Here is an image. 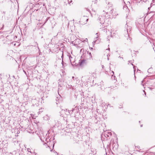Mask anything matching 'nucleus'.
I'll return each instance as SVG.
<instances>
[{
  "instance_id": "nucleus-1",
  "label": "nucleus",
  "mask_w": 155,
  "mask_h": 155,
  "mask_svg": "<svg viewBox=\"0 0 155 155\" xmlns=\"http://www.w3.org/2000/svg\"><path fill=\"white\" fill-rule=\"evenodd\" d=\"M102 14L103 15L102 17L101 16L102 18L99 17L98 19V21L100 23L103 24L104 22V19L105 18L109 17L108 15V12L107 10H103L102 12Z\"/></svg>"
},
{
  "instance_id": "nucleus-2",
  "label": "nucleus",
  "mask_w": 155,
  "mask_h": 155,
  "mask_svg": "<svg viewBox=\"0 0 155 155\" xmlns=\"http://www.w3.org/2000/svg\"><path fill=\"white\" fill-rule=\"evenodd\" d=\"M88 19L86 17L84 16L82 17L80 21V22L82 25L86 23Z\"/></svg>"
},
{
  "instance_id": "nucleus-3",
  "label": "nucleus",
  "mask_w": 155,
  "mask_h": 155,
  "mask_svg": "<svg viewBox=\"0 0 155 155\" xmlns=\"http://www.w3.org/2000/svg\"><path fill=\"white\" fill-rule=\"evenodd\" d=\"M104 135L106 137H109L111 135V132L107 131H105L104 132Z\"/></svg>"
},
{
  "instance_id": "nucleus-4",
  "label": "nucleus",
  "mask_w": 155,
  "mask_h": 155,
  "mask_svg": "<svg viewBox=\"0 0 155 155\" xmlns=\"http://www.w3.org/2000/svg\"><path fill=\"white\" fill-rule=\"evenodd\" d=\"M125 28L126 29L127 32V34H129V31L130 32L131 30V28L130 26H128L127 24L125 26Z\"/></svg>"
},
{
  "instance_id": "nucleus-5",
  "label": "nucleus",
  "mask_w": 155,
  "mask_h": 155,
  "mask_svg": "<svg viewBox=\"0 0 155 155\" xmlns=\"http://www.w3.org/2000/svg\"><path fill=\"white\" fill-rule=\"evenodd\" d=\"M72 38H73V39L72 40L71 39V41H73L74 40V39L75 40L76 39V36L75 35H72L71 36V39ZM72 41L73 42V41Z\"/></svg>"
},
{
  "instance_id": "nucleus-6",
  "label": "nucleus",
  "mask_w": 155,
  "mask_h": 155,
  "mask_svg": "<svg viewBox=\"0 0 155 155\" xmlns=\"http://www.w3.org/2000/svg\"><path fill=\"white\" fill-rule=\"evenodd\" d=\"M85 62V61L84 60H81L79 62V63L81 65L82 64Z\"/></svg>"
},
{
  "instance_id": "nucleus-7",
  "label": "nucleus",
  "mask_w": 155,
  "mask_h": 155,
  "mask_svg": "<svg viewBox=\"0 0 155 155\" xmlns=\"http://www.w3.org/2000/svg\"><path fill=\"white\" fill-rule=\"evenodd\" d=\"M69 59H70V61L71 62V61H72V58L71 57V56H70L69 57Z\"/></svg>"
},
{
  "instance_id": "nucleus-8",
  "label": "nucleus",
  "mask_w": 155,
  "mask_h": 155,
  "mask_svg": "<svg viewBox=\"0 0 155 155\" xmlns=\"http://www.w3.org/2000/svg\"><path fill=\"white\" fill-rule=\"evenodd\" d=\"M63 53H62V56H61V58H63ZM62 66L63 67H64V63H63V61H62Z\"/></svg>"
},
{
  "instance_id": "nucleus-9",
  "label": "nucleus",
  "mask_w": 155,
  "mask_h": 155,
  "mask_svg": "<svg viewBox=\"0 0 155 155\" xmlns=\"http://www.w3.org/2000/svg\"><path fill=\"white\" fill-rule=\"evenodd\" d=\"M131 64L133 66V68H134V72H135V71L136 69V67L134 66L133 64L132 63H131Z\"/></svg>"
},
{
  "instance_id": "nucleus-10",
  "label": "nucleus",
  "mask_w": 155,
  "mask_h": 155,
  "mask_svg": "<svg viewBox=\"0 0 155 155\" xmlns=\"http://www.w3.org/2000/svg\"><path fill=\"white\" fill-rule=\"evenodd\" d=\"M108 31H109V33H110V34H111L112 33V29H111L110 30H108Z\"/></svg>"
},
{
  "instance_id": "nucleus-11",
  "label": "nucleus",
  "mask_w": 155,
  "mask_h": 155,
  "mask_svg": "<svg viewBox=\"0 0 155 155\" xmlns=\"http://www.w3.org/2000/svg\"><path fill=\"white\" fill-rule=\"evenodd\" d=\"M96 35H96V38H98V33H97L96 34Z\"/></svg>"
},
{
  "instance_id": "nucleus-12",
  "label": "nucleus",
  "mask_w": 155,
  "mask_h": 155,
  "mask_svg": "<svg viewBox=\"0 0 155 155\" xmlns=\"http://www.w3.org/2000/svg\"><path fill=\"white\" fill-rule=\"evenodd\" d=\"M42 109L41 108V109H40L39 110V112L38 113H39V114H40V112H42V111L41 110H42Z\"/></svg>"
},
{
  "instance_id": "nucleus-13",
  "label": "nucleus",
  "mask_w": 155,
  "mask_h": 155,
  "mask_svg": "<svg viewBox=\"0 0 155 155\" xmlns=\"http://www.w3.org/2000/svg\"><path fill=\"white\" fill-rule=\"evenodd\" d=\"M40 138L41 141H42V142H43L44 141V140H43L42 138V137H41Z\"/></svg>"
},
{
  "instance_id": "nucleus-14",
  "label": "nucleus",
  "mask_w": 155,
  "mask_h": 155,
  "mask_svg": "<svg viewBox=\"0 0 155 155\" xmlns=\"http://www.w3.org/2000/svg\"><path fill=\"white\" fill-rule=\"evenodd\" d=\"M5 142H6V141H2V143L3 144H4L5 143H5Z\"/></svg>"
},
{
  "instance_id": "nucleus-15",
  "label": "nucleus",
  "mask_w": 155,
  "mask_h": 155,
  "mask_svg": "<svg viewBox=\"0 0 155 155\" xmlns=\"http://www.w3.org/2000/svg\"><path fill=\"white\" fill-rule=\"evenodd\" d=\"M89 54H90V58H91L92 57V56L91 55V53H89Z\"/></svg>"
},
{
  "instance_id": "nucleus-16",
  "label": "nucleus",
  "mask_w": 155,
  "mask_h": 155,
  "mask_svg": "<svg viewBox=\"0 0 155 155\" xmlns=\"http://www.w3.org/2000/svg\"><path fill=\"white\" fill-rule=\"evenodd\" d=\"M72 2V1L71 0V1L70 2H68V3H69V4H70V5H71V2Z\"/></svg>"
},
{
  "instance_id": "nucleus-17",
  "label": "nucleus",
  "mask_w": 155,
  "mask_h": 155,
  "mask_svg": "<svg viewBox=\"0 0 155 155\" xmlns=\"http://www.w3.org/2000/svg\"><path fill=\"white\" fill-rule=\"evenodd\" d=\"M130 64V61H129L128 64Z\"/></svg>"
},
{
  "instance_id": "nucleus-18",
  "label": "nucleus",
  "mask_w": 155,
  "mask_h": 155,
  "mask_svg": "<svg viewBox=\"0 0 155 155\" xmlns=\"http://www.w3.org/2000/svg\"><path fill=\"white\" fill-rule=\"evenodd\" d=\"M143 81H141V84L143 85V86H144V85H143V84H143Z\"/></svg>"
},
{
  "instance_id": "nucleus-19",
  "label": "nucleus",
  "mask_w": 155,
  "mask_h": 155,
  "mask_svg": "<svg viewBox=\"0 0 155 155\" xmlns=\"http://www.w3.org/2000/svg\"><path fill=\"white\" fill-rule=\"evenodd\" d=\"M30 149H28V152H30Z\"/></svg>"
},
{
  "instance_id": "nucleus-20",
  "label": "nucleus",
  "mask_w": 155,
  "mask_h": 155,
  "mask_svg": "<svg viewBox=\"0 0 155 155\" xmlns=\"http://www.w3.org/2000/svg\"><path fill=\"white\" fill-rule=\"evenodd\" d=\"M153 5V4L152 3H151L150 5L151 6H151H152Z\"/></svg>"
},
{
  "instance_id": "nucleus-21",
  "label": "nucleus",
  "mask_w": 155,
  "mask_h": 155,
  "mask_svg": "<svg viewBox=\"0 0 155 155\" xmlns=\"http://www.w3.org/2000/svg\"><path fill=\"white\" fill-rule=\"evenodd\" d=\"M143 92H144L145 93V94L146 95V93L145 92V91H143Z\"/></svg>"
},
{
  "instance_id": "nucleus-22",
  "label": "nucleus",
  "mask_w": 155,
  "mask_h": 155,
  "mask_svg": "<svg viewBox=\"0 0 155 155\" xmlns=\"http://www.w3.org/2000/svg\"><path fill=\"white\" fill-rule=\"evenodd\" d=\"M35 44L36 45H38V44L37 43V42H35Z\"/></svg>"
},
{
  "instance_id": "nucleus-23",
  "label": "nucleus",
  "mask_w": 155,
  "mask_h": 155,
  "mask_svg": "<svg viewBox=\"0 0 155 155\" xmlns=\"http://www.w3.org/2000/svg\"><path fill=\"white\" fill-rule=\"evenodd\" d=\"M72 79L75 78H74V77H72Z\"/></svg>"
},
{
  "instance_id": "nucleus-24",
  "label": "nucleus",
  "mask_w": 155,
  "mask_h": 155,
  "mask_svg": "<svg viewBox=\"0 0 155 155\" xmlns=\"http://www.w3.org/2000/svg\"><path fill=\"white\" fill-rule=\"evenodd\" d=\"M149 89H150V90H151L152 89L151 88L149 87Z\"/></svg>"
},
{
  "instance_id": "nucleus-25",
  "label": "nucleus",
  "mask_w": 155,
  "mask_h": 155,
  "mask_svg": "<svg viewBox=\"0 0 155 155\" xmlns=\"http://www.w3.org/2000/svg\"><path fill=\"white\" fill-rule=\"evenodd\" d=\"M73 79L74 80L76 79V78H73Z\"/></svg>"
},
{
  "instance_id": "nucleus-26",
  "label": "nucleus",
  "mask_w": 155,
  "mask_h": 155,
  "mask_svg": "<svg viewBox=\"0 0 155 155\" xmlns=\"http://www.w3.org/2000/svg\"><path fill=\"white\" fill-rule=\"evenodd\" d=\"M150 7L148 8V10H150Z\"/></svg>"
},
{
  "instance_id": "nucleus-27",
  "label": "nucleus",
  "mask_w": 155,
  "mask_h": 155,
  "mask_svg": "<svg viewBox=\"0 0 155 155\" xmlns=\"http://www.w3.org/2000/svg\"><path fill=\"white\" fill-rule=\"evenodd\" d=\"M45 140H46H46H47V139H45Z\"/></svg>"
},
{
  "instance_id": "nucleus-28",
  "label": "nucleus",
  "mask_w": 155,
  "mask_h": 155,
  "mask_svg": "<svg viewBox=\"0 0 155 155\" xmlns=\"http://www.w3.org/2000/svg\"><path fill=\"white\" fill-rule=\"evenodd\" d=\"M112 72L113 73V74H114V72L113 71H112Z\"/></svg>"
},
{
  "instance_id": "nucleus-29",
  "label": "nucleus",
  "mask_w": 155,
  "mask_h": 155,
  "mask_svg": "<svg viewBox=\"0 0 155 155\" xmlns=\"http://www.w3.org/2000/svg\"><path fill=\"white\" fill-rule=\"evenodd\" d=\"M142 125H141V127H142Z\"/></svg>"
},
{
  "instance_id": "nucleus-30",
  "label": "nucleus",
  "mask_w": 155,
  "mask_h": 155,
  "mask_svg": "<svg viewBox=\"0 0 155 155\" xmlns=\"http://www.w3.org/2000/svg\"><path fill=\"white\" fill-rule=\"evenodd\" d=\"M108 50H110V48H108Z\"/></svg>"
},
{
  "instance_id": "nucleus-31",
  "label": "nucleus",
  "mask_w": 155,
  "mask_h": 155,
  "mask_svg": "<svg viewBox=\"0 0 155 155\" xmlns=\"http://www.w3.org/2000/svg\"><path fill=\"white\" fill-rule=\"evenodd\" d=\"M87 40V38H86V40Z\"/></svg>"
},
{
  "instance_id": "nucleus-32",
  "label": "nucleus",
  "mask_w": 155,
  "mask_h": 155,
  "mask_svg": "<svg viewBox=\"0 0 155 155\" xmlns=\"http://www.w3.org/2000/svg\"><path fill=\"white\" fill-rule=\"evenodd\" d=\"M87 40V38H86V40Z\"/></svg>"
}]
</instances>
